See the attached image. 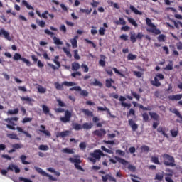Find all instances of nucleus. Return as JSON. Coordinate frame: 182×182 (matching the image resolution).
<instances>
[{
  "mask_svg": "<svg viewBox=\"0 0 182 182\" xmlns=\"http://www.w3.org/2000/svg\"><path fill=\"white\" fill-rule=\"evenodd\" d=\"M162 159L164 166L168 167H176V159H174V156L168 154H164L162 155Z\"/></svg>",
  "mask_w": 182,
  "mask_h": 182,
  "instance_id": "obj_1",
  "label": "nucleus"
},
{
  "mask_svg": "<svg viewBox=\"0 0 182 182\" xmlns=\"http://www.w3.org/2000/svg\"><path fill=\"white\" fill-rule=\"evenodd\" d=\"M146 24L147 25V26H149L151 28L146 29L147 32H151V33H154L155 35H160V33H161V31L157 29V27L156 26V25H154L151 22V19L146 18Z\"/></svg>",
  "mask_w": 182,
  "mask_h": 182,
  "instance_id": "obj_2",
  "label": "nucleus"
},
{
  "mask_svg": "<svg viewBox=\"0 0 182 182\" xmlns=\"http://www.w3.org/2000/svg\"><path fill=\"white\" fill-rule=\"evenodd\" d=\"M160 80H164V75L157 73L154 77V80L151 81V85H152V86H155L156 87H160V86H161V82H160Z\"/></svg>",
  "mask_w": 182,
  "mask_h": 182,
  "instance_id": "obj_3",
  "label": "nucleus"
},
{
  "mask_svg": "<svg viewBox=\"0 0 182 182\" xmlns=\"http://www.w3.org/2000/svg\"><path fill=\"white\" fill-rule=\"evenodd\" d=\"M46 35H50V38H52L55 45H63V42L60 41V39L58 38L56 36H53L55 33L49 31V29H46L44 31Z\"/></svg>",
  "mask_w": 182,
  "mask_h": 182,
  "instance_id": "obj_4",
  "label": "nucleus"
},
{
  "mask_svg": "<svg viewBox=\"0 0 182 182\" xmlns=\"http://www.w3.org/2000/svg\"><path fill=\"white\" fill-rule=\"evenodd\" d=\"M35 169L37 173H39V174H41V176H43L44 177H48L49 180L51 181H58V178L52 176L51 175H49V173H46L45 171H43L42 168L39 167H35Z\"/></svg>",
  "mask_w": 182,
  "mask_h": 182,
  "instance_id": "obj_5",
  "label": "nucleus"
},
{
  "mask_svg": "<svg viewBox=\"0 0 182 182\" xmlns=\"http://www.w3.org/2000/svg\"><path fill=\"white\" fill-rule=\"evenodd\" d=\"M68 160L69 161H70V163L74 164V166L77 170H80V171H84L83 168H82V166L79 165L82 163V161L80 160V159L70 157L68 159Z\"/></svg>",
  "mask_w": 182,
  "mask_h": 182,
  "instance_id": "obj_6",
  "label": "nucleus"
},
{
  "mask_svg": "<svg viewBox=\"0 0 182 182\" xmlns=\"http://www.w3.org/2000/svg\"><path fill=\"white\" fill-rule=\"evenodd\" d=\"M75 82H68V81H64L62 84H60L59 82H55L54 85L55 89L57 90H63V86H75Z\"/></svg>",
  "mask_w": 182,
  "mask_h": 182,
  "instance_id": "obj_7",
  "label": "nucleus"
},
{
  "mask_svg": "<svg viewBox=\"0 0 182 182\" xmlns=\"http://www.w3.org/2000/svg\"><path fill=\"white\" fill-rule=\"evenodd\" d=\"M14 60H22L27 66H31V61L29 60L22 57L21 54L16 53L13 57Z\"/></svg>",
  "mask_w": 182,
  "mask_h": 182,
  "instance_id": "obj_8",
  "label": "nucleus"
},
{
  "mask_svg": "<svg viewBox=\"0 0 182 182\" xmlns=\"http://www.w3.org/2000/svg\"><path fill=\"white\" fill-rule=\"evenodd\" d=\"M71 118L72 112H70L69 110H65V116L60 117V120L62 122V123H68V122H70Z\"/></svg>",
  "mask_w": 182,
  "mask_h": 182,
  "instance_id": "obj_9",
  "label": "nucleus"
},
{
  "mask_svg": "<svg viewBox=\"0 0 182 182\" xmlns=\"http://www.w3.org/2000/svg\"><path fill=\"white\" fill-rule=\"evenodd\" d=\"M105 157V154L100 149L95 150L94 153L92 154V157L96 159V160H100L101 157Z\"/></svg>",
  "mask_w": 182,
  "mask_h": 182,
  "instance_id": "obj_10",
  "label": "nucleus"
},
{
  "mask_svg": "<svg viewBox=\"0 0 182 182\" xmlns=\"http://www.w3.org/2000/svg\"><path fill=\"white\" fill-rule=\"evenodd\" d=\"M2 35L7 41H12V38H11L9 32L5 31L4 28L0 29V36H2Z\"/></svg>",
  "mask_w": 182,
  "mask_h": 182,
  "instance_id": "obj_11",
  "label": "nucleus"
},
{
  "mask_svg": "<svg viewBox=\"0 0 182 182\" xmlns=\"http://www.w3.org/2000/svg\"><path fill=\"white\" fill-rule=\"evenodd\" d=\"M7 170L10 171H14V170L16 174H18V173H21V169L19 168V167H18V166L15 164L9 165Z\"/></svg>",
  "mask_w": 182,
  "mask_h": 182,
  "instance_id": "obj_12",
  "label": "nucleus"
},
{
  "mask_svg": "<svg viewBox=\"0 0 182 182\" xmlns=\"http://www.w3.org/2000/svg\"><path fill=\"white\" fill-rule=\"evenodd\" d=\"M169 100L172 102L181 100L182 99V94H176L175 95H169L168 97Z\"/></svg>",
  "mask_w": 182,
  "mask_h": 182,
  "instance_id": "obj_13",
  "label": "nucleus"
},
{
  "mask_svg": "<svg viewBox=\"0 0 182 182\" xmlns=\"http://www.w3.org/2000/svg\"><path fill=\"white\" fill-rule=\"evenodd\" d=\"M129 125L132 129V132H136L137 129H139V125L134 122L133 119H129L128 120Z\"/></svg>",
  "mask_w": 182,
  "mask_h": 182,
  "instance_id": "obj_14",
  "label": "nucleus"
},
{
  "mask_svg": "<svg viewBox=\"0 0 182 182\" xmlns=\"http://www.w3.org/2000/svg\"><path fill=\"white\" fill-rule=\"evenodd\" d=\"M80 114H83L85 117L92 116V112L89 109L81 108L80 109Z\"/></svg>",
  "mask_w": 182,
  "mask_h": 182,
  "instance_id": "obj_15",
  "label": "nucleus"
},
{
  "mask_svg": "<svg viewBox=\"0 0 182 182\" xmlns=\"http://www.w3.org/2000/svg\"><path fill=\"white\" fill-rule=\"evenodd\" d=\"M79 39V36H75L73 38L70 40V42L73 48V49L77 48V40Z\"/></svg>",
  "mask_w": 182,
  "mask_h": 182,
  "instance_id": "obj_16",
  "label": "nucleus"
},
{
  "mask_svg": "<svg viewBox=\"0 0 182 182\" xmlns=\"http://www.w3.org/2000/svg\"><path fill=\"white\" fill-rule=\"evenodd\" d=\"M69 134H70V131L69 130H65L61 132H58L56 134V137L59 138V137H68V136H69Z\"/></svg>",
  "mask_w": 182,
  "mask_h": 182,
  "instance_id": "obj_17",
  "label": "nucleus"
},
{
  "mask_svg": "<svg viewBox=\"0 0 182 182\" xmlns=\"http://www.w3.org/2000/svg\"><path fill=\"white\" fill-rule=\"evenodd\" d=\"M18 118L16 117H11V118H7L5 119V122L6 123H9V124H11L12 126H15V122H18Z\"/></svg>",
  "mask_w": 182,
  "mask_h": 182,
  "instance_id": "obj_18",
  "label": "nucleus"
},
{
  "mask_svg": "<svg viewBox=\"0 0 182 182\" xmlns=\"http://www.w3.org/2000/svg\"><path fill=\"white\" fill-rule=\"evenodd\" d=\"M94 134H95V136H98L99 137H102V136H105V134H106V130L103 129L95 130L94 131Z\"/></svg>",
  "mask_w": 182,
  "mask_h": 182,
  "instance_id": "obj_19",
  "label": "nucleus"
},
{
  "mask_svg": "<svg viewBox=\"0 0 182 182\" xmlns=\"http://www.w3.org/2000/svg\"><path fill=\"white\" fill-rule=\"evenodd\" d=\"M157 132L158 133H160L161 134H162L164 137H166V139H168V134L166 133V130H164V129L162 127H159L157 129Z\"/></svg>",
  "mask_w": 182,
  "mask_h": 182,
  "instance_id": "obj_20",
  "label": "nucleus"
},
{
  "mask_svg": "<svg viewBox=\"0 0 182 182\" xmlns=\"http://www.w3.org/2000/svg\"><path fill=\"white\" fill-rule=\"evenodd\" d=\"M169 110L170 112H171V113H173V114H176V116H177L178 119H181V120H182V115L181 114H180V112L178 111V109H177V108H174V109L171 108Z\"/></svg>",
  "mask_w": 182,
  "mask_h": 182,
  "instance_id": "obj_21",
  "label": "nucleus"
},
{
  "mask_svg": "<svg viewBox=\"0 0 182 182\" xmlns=\"http://www.w3.org/2000/svg\"><path fill=\"white\" fill-rule=\"evenodd\" d=\"M22 102H26L28 105H31V102H33V99L31 98L29 96L20 97Z\"/></svg>",
  "mask_w": 182,
  "mask_h": 182,
  "instance_id": "obj_22",
  "label": "nucleus"
},
{
  "mask_svg": "<svg viewBox=\"0 0 182 182\" xmlns=\"http://www.w3.org/2000/svg\"><path fill=\"white\" fill-rule=\"evenodd\" d=\"M149 116L153 119L154 120H156V122H159V119H160V115L156 112H149Z\"/></svg>",
  "mask_w": 182,
  "mask_h": 182,
  "instance_id": "obj_23",
  "label": "nucleus"
},
{
  "mask_svg": "<svg viewBox=\"0 0 182 182\" xmlns=\"http://www.w3.org/2000/svg\"><path fill=\"white\" fill-rule=\"evenodd\" d=\"M164 178V172H159L155 176V180H158L159 181H161Z\"/></svg>",
  "mask_w": 182,
  "mask_h": 182,
  "instance_id": "obj_24",
  "label": "nucleus"
},
{
  "mask_svg": "<svg viewBox=\"0 0 182 182\" xmlns=\"http://www.w3.org/2000/svg\"><path fill=\"white\" fill-rule=\"evenodd\" d=\"M100 119L97 117H93L92 122L93 123H97L96 126L97 127H102L103 126V123L99 122Z\"/></svg>",
  "mask_w": 182,
  "mask_h": 182,
  "instance_id": "obj_25",
  "label": "nucleus"
},
{
  "mask_svg": "<svg viewBox=\"0 0 182 182\" xmlns=\"http://www.w3.org/2000/svg\"><path fill=\"white\" fill-rule=\"evenodd\" d=\"M114 23L115 25H122L123 26H124V25H126V21H124V18H119V20L114 21Z\"/></svg>",
  "mask_w": 182,
  "mask_h": 182,
  "instance_id": "obj_26",
  "label": "nucleus"
},
{
  "mask_svg": "<svg viewBox=\"0 0 182 182\" xmlns=\"http://www.w3.org/2000/svg\"><path fill=\"white\" fill-rule=\"evenodd\" d=\"M129 8H130V9H131V11L132 12L135 13L136 15H143V12H141V11H139L138 9H136V7H134V6L131 5L129 6Z\"/></svg>",
  "mask_w": 182,
  "mask_h": 182,
  "instance_id": "obj_27",
  "label": "nucleus"
},
{
  "mask_svg": "<svg viewBox=\"0 0 182 182\" xmlns=\"http://www.w3.org/2000/svg\"><path fill=\"white\" fill-rule=\"evenodd\" d=\"M115 160H117V161H118V163H120L121 164H123L124 166H126V164H127V161H126L125 159L120 158L119 156H115Z\"/></svg>",
  "mask_w": 182,
  "mask_h": 182,
  "instance_id": "obj_28",
  "label": "nucleus"
},
{
  "mask_svg": "<svg viewBox=\"0 0 182 182\" xmlns=\"http://www.w3.org/2000/svg\"><path fill=\"white\" fill-rule=\"evenodd\" d=\"M26 159H27V157L25 155H21L20 156V160H21L22 164H25V165L31 164V162L26 161Z\"/></svg>",
  "mask_w": 182,
  "mask_h": 182,
  "instance_id": "obj_29",
  "label": "nucleus"
},
{
  "mask_svg": "<svg viewBox=\"0 0 182 182\" xmlns=\"http://www.w3.org/2000/svg\"><path fill=\"white\" fill-rule=\"evenodd\" d=\"M6 136L9 137V139H11L12 140H19V137H18L16 134H7Z\"/></svg>",
  "mask_w": 182,
  "mask_h": 182,
  "instance_id": "obj_30",
  "label": "nucleus"
},
{
  "mask_svg": "<svg viewBox=\"0 0 182 182\" xmlns=\"http://www.w3.org/2000/svg\"><path fill=\"white\" fill-rule=\"evenodd\" d=\"M97 110L100 112H107V114H110V109L107 107H97Z\"/></svg>",
  "mask_w": 182,
  "mask_h": 182,
  "instance_id": "obj_31",
  "label": "nucleus"
},
{
  "mask_svg": "<svg viewBox=\"0 0 182 182\" xmlns=\"http://www.w3.org/2000/svg\"><path fill=\"white\" fill-rule=\"evenodd\" d=\"M79 69H80V65L79 64V63L75 62L72 63L73 70H79Z\"/></svg>",
  "mask_w": 182,
  "mask_h": 182,
  "instance_id": "obj_32",
  "label": "nucleus"
},
{
  "mask_svg": "<svg viewBox=\"0 0 182 182\" xmlns=\"http://www.w3.org/2000/svg\"><path fill=\"white\" fill-rule=\"evenodd\" d=\"M11 147L16 151L19 149H23V144H14L11 145Z\"/></svg>",
  "mask_w": 182,
  "mask_h": 182,
  "instance_id": "obj_33",
  "label": "nucleus"
},
{
  "mask_svg": "<svg viewBox=\"0 0 182 182\" xmlns=\"http://www.w3.org/2000/svg\"><path fill=\"white\" fill-rule=\"evenodd\" d=\"M73 129H74V130H82V126L79 123H74L73 124Z\"/></svg>",
  "mask_w": 182,
  "mask_h": 182,
  "instance_id": "obj_34",
  "label": "nucleus"
},
{
  "mask_svg": "<svg viewBox=\"0 0 182 182\" xmlns=\"http://www.w3.org/2000/svg\"><path fill=\"white\" fill-rule=\"evenodd\" d=\"M106 83V87L110 88L112 87V83H114V80L113 79L110 78L109 80L107 79L105 81Z\"/></svg>",
  "mask_w": 182,
  "mask_h": 182,
  "instance_id": "obj_35",
  "label": "nucleus"
},
{
  "mask_svg": "<svg viewBox=\"0 0 182 182\" xmlns=\"http://www.w3.org/2000/svg\"><path fill=\"white\" fill-rule=\"evenodd\" d=\"M151 161L152 163H154V164H161L160 161L159 160V156H151Z\"/></svg>",
  "mask_w": 182,
  "mask_h": 182,
  "instance_id": "obj_36",
  "label": "nucleus"
},
{
  "mask_svg": "<svg viewBox=\"0 0 182 182\" xmlns=\"http://www.w3.org/2000/svg\"><path fill=\"white\" fill-rule=\"evenodd\" d=\"M62 153H66L67 154H73V153H75L73 151V149H70L68 148H64L62 149Z\"/></svg>",
  "mask_w": 182,
  "mask_h": 182,
  "instance_id": "obj_37",
  "label": "nucleus"
},
{
  "mask_svg": "<svg viewBox=\"0 0 182 182\" xmlns=\"http://www.w3.org/2000/svg\"><path fill=\"white\" fill-rule=\"evenodd\" d=\"M173 61H169V63L164 68V70H173Z\"/></svg>",
  "mask_w": 182,
  "mask_h": 182,
  "instance_id": "obj_38",
  "label": "nucleus"
},
{
  "mask_svg": "<svg viewBox=\"0 0 182 182\" xmlns=\"http://www.w3.org/2000/svg\"><path fill=\"white\" fill-rule=\"evenodd\" d=\"M170 133L172 137H177L178 136V129H171Z\"/></svg>",
  "mask_w": 182,
  "mask_h": 182,
  "instance_id": "obj_39",
  "label": "nucleus"
},
{
  "mask_svg": "<svg viewBox=\"0 0 182 182\" xmlns=\"http://www.w3.org/2000/svg\"><path fill=\"white\" fill-rule=\"evenodd\" d=\"M7 113L8 114H18L19 113V109L16 108L14 110L9 109Z\"/></svg>",
  "mask_w": 182,
  "mask_h": 182,
  "instance_id": "obj_40",
  "label": "nucleus"
},
{
  "mask_svg": "<svg viewBox=\"0 0 182 182\" xmlns=\"http://www.w3.org/2000/svg\"><path fill=\"white\" fill-rule=\"evenodd\" d=\"M128 21L129 22V23L133 25V26H135V28H137L138 25H137V23L136 22V20L134 18H128Z\"/></svg>",
  "mask_w": 182,
  "mask_h": 182,
  "instance_id": "obj_41",
  "label": "nucleus"
},
{
  "mask_svg": "<svg viewBox=\"0 0 182 182\" xmlns=\"http://www.w3.org/2000/svg\"><path fill=\"white\" fill-rule=\"evenodd\" d=\"M80 11L82 12V14H86V15H90V13L92 12V8H90V9H80Z\"/></svg>",
  "mask_w": 182,
  "mask_h": 182,
  "instance_id": "obj_42",
  "label": "nucleus"
},
{
  "mask_svg": "<svg viewBox=\"0 0 182 182\" xmlns=\"http://www.w3.org/2000/svg\"><path fill=\"white\" fill-rule=\"evenodd\" d=\"M42 109H43V113H45V114H49V112H50V110L49 109V107H48V106L43 105Z\"/></svg>",
  "mask_w": 182,
  "mask_h": 182,
  "instance_id": "obj_43",
  "label": "nucleus"
},
{
  "mask_svg": "<svg viewBox=\"0 0 182 182\" xmlns=\"http://www.w3.org/2000/svg\"><path fill=\"white\" fill-rule=\"evenodd\" d=\"M135 59H137V55H134L132 53L128 54V55H127L128 60H135Z\"/></svg>",
  "mask_w": 182,
  "mask_h": 182,
  "instance_id": "obj_44",
  "label": "nucleus"
},
{
  "mask_svg": "<svg viewBox=\"0 0 182 182\" xmlns=\"http://www.w3.org/2000/svg\"><path fill=\"white\" fill-rule=\"evenodd\" d=\"M113 69L112 67H108L107 68L105 69V72L109 75V76H113Z\"/></svg>",
  "mask_w": 182,
  "mask_h": 182,
  "instance_id": "obj_45",
  "label": "nucleus"
},
{
  "mask_svg": "<svg viewBox=\"0 0 182 182\" xmlns=\"http://www.w3.org/2000/svg\"><path fill=\"white\" fill-rule=\"evenodd\" d=\"M159 42H166V36L164 34H161L158 36Z\"/></svg>",
  "mask_w": 182,
  "mask_h": 182,
  "instance_id": "obj_46",
  "label": "nucleus"
},
{
  "mask_svg": "<svg viewBox=\"0 0 182 182\" xmlns=\"http://www.w3.org/2000/svg\"><path fill=\"white\" fill-rule=\"evenodd\" d=\"M82 126V129H85L86 130H89V129H92V124H89L87 122L84 123Z\"/></svg>",
  "mask_w": 182,
  "mask_h": 182,
  "instance_id": "obj_47",
  "label": "nucleus"
},
{
  "mask_svg": "<svg viewBox=\"0 0 182 182\" xmlns=\"http://www.w3.org/2000/svg\"><path fill=\"white\" fill-rule=\"evenodd\" d=\"M141 151L149 153V151L150 150V147H149L147 145H142L141 147Z\"/></svg>",
  "mask_w": 182,
  "mask_h": 182,
  "instance_id": "obj_48",
  "label": "nucleus"
},
{
  "mask_svg": "<svg viewBox=\"0 0 182 182\" xmlns=\"http://www.w3.org/2000/svg\"><path fill=\"white\" fill-rule=\"evenodd\" d=\"M112 70H114V73H117V75H119V76H121V77H124V74H123L120 71H119V70H117V68L114 67V68H112Z\"/></svg>",
  "mask_w": 182,
  "mask_h": 182,
  "instance_id": "obj_49",
  "label": "nucleus"
},
{
  "mask_svg": "<svg viewBox=\"0 0 182 182\" xmlns=\"http://www.w3.org/2000/svg\"><path fill=\"white\" fill-rule=\"evenodd\" d=\"M142 117H143V120H144V122H145V123H147V122H149V114H147V112L143 113Z\"/></svg>",
  "mask_w": 182,
  "mask_h": 182,
  "instance_id": "obj_50",
  "label": "nucleus"
},
{
  "mask_svg": "<svg viewBox=\"0 0 182 182\" xmlns=\"http://www.w3.org/2000/svg\"><path fill=\"white\" fill-rule=\"evenodd\" d=\"M38 92L39 93H46V88L42 87V85H40L38 87Z\"/></svg>",
  "mask_w": 182,
  "mask_h": 182,
  "instance_id": "obj_51",
  "label": "nucleus"
},
{
  "mask_svg": "<svg viewBox=\"0 0 182 182\" xmlns=\"http://www.w3.org/2000/svg\"><path fill=\"white\" fill-rule=\"evenodd\" d=\"M63 52H65L66 56L68 58H72V53H70V51L68 50L66 48H63Z\"/></svg>",
  "mask_w": 182,
  "mask_h": 182,
  "instance_id": "obj_52",
  "label": "nucleus"
},
{
  "mask_svg": "<svg viewBox=\"0 0 182 182\" xmlns=\"http://www.w3.org/2000/svg\"><path fill=\"white\" fill-rule=\"evenodd\" d=\"M129 116H136V111L131 108L129 112H127V117H129Z\"/></svg>",
  "mask_w": 182,
  "mask_h": 182,
  "instance_id": "obj_53",
  "label": "nucleus"
},
{
  "mask_svg": "<svg viewBox=\"0 0 182 182\" xmlns=\"http://www.w3.org/2000/svg\"><path fill=\"white\" fill-rule=\"evenodd\" d=\"M39 150H43L44 151H46L49 150V146H48V145H40Z\"/></svg>",
  "mask_w": 182,
  "mask_h": 182,
  "instance_id": "obj_54",
  "label": "nucleus"
},
{
  "mask_svg": "<svg viewBox=\"0 0 182 182\" xmlns=\"http://www.w3.org/2000/svg\"><path fill=\"white\" fill-rule=\"evenodd\" d=\"M57 102L58 103V106L60 107H65L66 106V104L62 101L60 98L57 99Z\"/></svg>",
  "mask_w": 182,
  "mask_h": 182,
  "instance_id": "obj_55",
  "label": "nucleus"
},
{
  "mask_svg": "<svg viewBox=\"0 0 182 182\" xmlns=\"http://www.w3.org/2000/svg\"><path fill=\"white\" fill-rule=\"evenodd\" d=\"M105 32H106V28L100 27L99 29V35H100L101 36H104Z\"/></svg>",
  "mask_w": 182,
  "mask_h": 182,
  "instance_id": "obj_56",
  "label": "nucleus"
},
{
  "mask_svg": "<svg viewBox=\"0 0 182 182\" xmlns=\"http://www.w3.org/2000/svg\"><path fill=\"white\" fill-rule=\"evenodd\" d=\"M74 58L77 60H79V59H80V55H79V51L77 50H74Z\"/></svg>",
  "mask_w": 182,
  "mask_h": 182,
  "instance_id": "obj_57",
  "label": "nucleus"
},
{
  "mask_svg": "<svg viewBox=\"0 0 182 182\" xmlns=\"http://www.w3.org/2000/svg\"><path fill=\"white\" fill-rule=\"evenodd\" d=\"M131 95H132L134 96V97H135V99H136V100H140V95L137 93H136L134 91H131Z\"/></svg>",
  "mask_w": 182,
  "mask_h": 182,
  "instance_id": "obj_58",
  "label": "nucleus"
},
{
  "mask_svg": "<svg viewBox=\"0 0 182 182\" xmlns=\"http://www.w3.org/2000/svg\"><path fill=\"white\" fill-rule=\"evenodd\" d=\"M39 132H41V133H43L44 134H46V136H48V137H50L52 136L48 130H39Z\"/></svg>",
  "mask_w": 182,
  "mask_h": 182,
  "instance_id": "obj_59",
  "label": "nucleus"
},
{
  "mask_svg": "<svg viewBox=\"0 0 182 182\" xmlns=\"http://www.w3.org/2000/svg\"><path fill=\"white\" fill-rule=\"evenodd\" d=\"M79 147H80V150H85L86 149V142L80 143Z\"/></svg>",
  "mask_w": 182,
  "mask_h": 182,
  "instance_id": "obj_60",
  "label": "nucleus"
},
{
  "mask_svg": "<svg viewBox=\"0 0 182 182\" xmlns=\"http://www.w3.org/2000/svg\"><path fill=\"white\" fill-rule=\"evenodd\" d=\"M18 180L20 181H23V182H32V180L26 178H23V177H19Z\"/></svg>",
  "mask_w": 182,
  "mask_h": 182,
  "instance_id": "obj_61",
  "label": "nucleus"
},
{
  "mask_svg": "<svg viewBox=\"0 0 182 182\" xmlns=\"http://www.w3.org/2000/svg\"><path fill=\"white\" fill-rule=\"evenodd\" d=\"M31 120H32V118H31V117H25V118L23 119L22 123H23V124L28 123Z\"/></svg>",
  "mask_w": 182,
  "mask_h": 182,
  "instance_id": "obj_62",
  "label": "nucleus"
},
{
  "mask_svg": "<svg viewBox=\"0 0 182 182\" xmlns=\"http://www.w3.org/2000/svg\"><path fill=\"white\" fill-rule=\"evenodd\" d=\"M116 154H119V156H124L126 153L121 149L116 150Z\"/></svg>",
  "mask_w": 182,
  "mask_h": 182,
  "instance_id": "obj_63",
  "label": "nucleus"
},
{
  "mask_svg": "<svg viewBox=\"0 0 182 182\" xmlns=\"http://www.w3.org/2000/svg\"><path fill=\"white\" fill-rule=\"evenodd\" d=\"M109 177H110V175H109V174H107V175H105V176H102V181L103 182H107V180H109Z\"/></svg>",
  "mask_w": 182,
  "mask_h": 182,
  "instance_id": "obj_64",
  "label": "nucleus"
}]
</instances>
